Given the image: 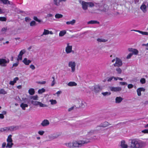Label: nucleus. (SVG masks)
I'll return each instance as SVG.
<instances>
[{"label": "nucleus", "instance_id": "864d4df0", "mask_svg": "<svg viewBox=\"0 0 148 148\" xmlns=\"http://www.w3.org/2000/svg\"><path fill=\"white\" fill-rule=\"evenodd\" d=\"M88 6H89L90 7H92L94 6V4L92 2H88Z\"/></svg>", "mask_w": 148, "mask_h": 148}, {"label": "nucleus", "instance_id": "b1692460", "mask_svg": "<svg viewBox=\"0 0 148 148\" xmlns=\"http://www.w3.org/2000/svg\"><path fill=\"white\" fill-rule=\"evenodd\" d=\"M76 22V20L74 19H73L72 21H67L66 23L67 25H73Z\"/></svg>", "mask_w": 148, "mask_h": 148}, {"label": "nucleus", "instance_id": "a19ab883", "mask_svg": "<svg viewBox=\"0 0 148 148\" xmlns=\"http://www.w3.org/2000/svg\"><path fill=\"white\" fill-rule=\"evenodd\" d=\"M25 52L26 50L25 49H23L20 51L19 54L22 56L25 53Z\"/></svg>", "mask_w": 148, "mask_h": 148}, {"label": "nucleus", "instance_id": "774afa93", "mask_svg": "<svg viewBox=\"0 0 148 148\" xmlns=\"http://www.w3.org/2000/svg\"><path fill=\"white\" fill-rule=\"evenodd\" d=\"M22 86L21 85L18 86H17V88L19 89H21L22 88Z\"/></svg>", "mask_w": 148, "mask_h": 148}, {"label": "nucleus", "instance_id": "f704fd0d", "mask_svg": "<svg viewBox=\"0 0 148 148\" xmlns=\"http://www.w3.org/2000/svg\"><path fill=\"white\" fill-rule=\"evenodd\" d=\"M63 15L59 13L56 14L55 15V17L56 18H62Z\"/></svg>", "mask_w": 148, "mask_h": 148}, {"label": "nucleus", "instance_id": "1a4fd4ad", "mask_svg": "<svg viewBox=\"0 0 148 148\" xmlns=\"http://www.w3.org/2000/svg\"><path fill=\"white\" fill-rule=\"evenodd\" d=\"M72 47L71 45H70L69 43L67 44V46L66 48L65 51L67 54L71 53L72 51Z\"/></svg>", "mask_w": 148, "mask_h": 148}, {"label": "nucleus", "instance_id": "58836bf2", "mask_svg": "<svg viewBox=\"0 0 148 148\" xmlns=\"http://www.w3.org/2000/svg\"><path fill=\"white\" fill-rule=\"evenodd\" d=\"M45 91V89L44 88H42L41 89H39L38 90V93L39 94H41Z\"/></svg>", "mask_w": 148, "mask_h": 148}, {"label": "nucleus", "instance_id": "0eeeda50", "mask_svg": "<svg viewBox=\"0 0 148 148\" xmlns=\"http://www.w3.org/2000/svg\"><path fill=\"white\" fill-rule=\"evenodd\" d=\"M101 127H102L101 126V125L100 126H97L96 129L92 130L88 132V135H90L97 133L101 130Z\"/></svg>", "mask_w": 148, "mask_h": 148}, {"label": "nucleus", "instance_id": "39448f33", "mask_svg": "<svg viewBox=\"0 0 148 148\" xmlns=\"http://www.w3.org/2000/svg\"><path fill=\"white\" fill-rule=\"evenodd\" d=\"M12 136L11 135H10L8 137L7 140V143L6 145V147L10 148L12 147V145H13L12 138Z\"/></svg>", "mask_w": 148, "mask_h": 148}, {"label": "nucleus", "instance_id": "338daca9", "mask_svg": "<svg viewBox=\"0 0 148 148\" xmlns=\"http://www.w3.org/2000/svg\"><path fill=\"white\" fill-rule=\"evenodd\" d=\"M4 118V116L3 115V114H0V118L1 119H3Z\"/></svg>", "mask_w": 148, "mask_h": 148}, {"label": "nucleus", "instance_id": "c03bdc74", "mask_svg": "<svg viewBox=\"0 0 148 148\" xmlns=\"http://www.w3.org/2000/svg\"><path fill=\"white\" fill-rule=\"evenodd\" d=\"M36 23L34 21H32L30 23V26H33L35 25Z\"/></svg>", "mask_w": 148, "mask_h": 148}, {"label": "nucleus", "instance_id": "a18cd8bd", "mask_svg": "<svg viewBox=\"0 0 148 148\" xmlns=\"http://www.w3.org/2000/svg\"><path fill=\"white\" fill-rule=\"evenodd\" d=\"M140 82L142 84H145L146 82L145 79L144 78H142L140 79Z\"/></svg>", "mask_w": 148, "mask_h": 148}, {"label": "nucleus", "instance_id": "4be33fe9", "mask_svg": "<svg viewBox=\"0 0 148 148\" xmlns=\"http://www.w3.org/2000/svg\"><path fill=\"white\" fill-rule=\"evenodd\" d=\"M140 9L144 13H145L147 11V6L146 5L143 4L140 7Z\"/></svg>", "mask_w": 148, "mask_h": 148}, {"label": "nucleus", "instance_id": "393cba45", "mask_svg": "<svg viewBox=\"0 0 148 148\" xmlns=\"http://www.w3.org/2000/svg\"><path fill=\"white\" fill-rule=\"evenodd\" d=\"M129 51H132L133 53V54L134 55H137L138 53V50L136 49H129Z\"/></svg>", "mask_w": 148, "mask_h": 148}, {"label": "nucleus", "instance_id": "bf43d9fd", "mask_svg": "<svg viewBox=\"0 0 148 148\" xmlns=\"http://www.w3.org/2000/svg\"><path fill=\"white\" fill-rule=\"evenodd\" d=\"M119 84L121 85H124L127 84L126 82H120Z\"/></svg>", "mask_w": 148, "mask_h": 148}, {"label": "nucleus", "instance_id": "3c124183", "mask_svg": "<svg viewBox=\"0 0 148 148\" xmlns=\"http://www.w3.org/2000/svg\"><path fill=\"white\" fill-rule=\"evenodd\" d=\"M142 133L144 134H148V129H146L143 130L141 131Z\"/></svg>", "mask_w": 148, "mask_h": 148}, {"label": "nucleus", "instance_id": "6e6d98bb", "mask_svg": "<svg viewBox=\"0 0 148 148\" xmlns=\"http://www.w3.org/2000/svg\"><path fill=\"white\" fill-rule=\"evenodd\" d=\"M19 64V62L18 61L17 62L13 64V67H16Z\"/></svg>", "mask_w": 148, "mask_h": 148}, {"label": "nucleus", "instance_id": "49530a36", "mask_svg": "<svg viewBox=\"0 0 148 148\" xmlns=\"http://www.w3.org/2000/svg\"><path fill=\"white\" fill-rule=\"evenodd\" d=\"M33 18L34 20L37 22H38L39 23L41 22V20L38 19L37 17L36 16H34Z\"/></svg>", "mask_w": 148, "mask_h": 148}, {"label": "nucleus", "instance_id": "412c9836", "mask_svg": "<svg viewBox=\"0 0 148 148\" xmlns=\"http://www.w3.org/2000/svg\"><path fill=\"white\" fill-rule=\"evenodd\" d=\"M64 145L67 147L70 148H74L73 141L72 142H68L65 143Z\"/></svg>", "mask_w": 148, "mask_h": 148}, {"label": "nucleus", "instance_id": "2eb2a0df", "mask_svg": "<svg viewBox=\"0 0 148 148\" xmlns=\"http://www.w3.org/2000/svg\"><path fill=\"white\" fill-rule=\"evenodd\" d=\"M53 34V32L51 31H49L48 29H44V32L41 35V36H43L44 35H47L49 34Z\"/></svg>", "mask_w": 148, "mask_h": 148}, {"label": "nucleus", "instance_id": "e2e57ef3", "mask_svg": "<svg viewBox=\"0 0 148 148\" xmlns=\"http://www.w3.org/2000/svg\"><path fill=\"white\" fill-rule=\"evenodd\" d=\"M62 93V91L60 90L58 91L56 93V94H57L58 96H59L60 94Z\"/></svg>", "mask_w": 148, "mask_h": 148}, {"label": "nucleus", "instance_id": "f257e3e1", "mask_svg": "<svg viewBox=\"0 0 148 148\" xmlns=\"http://www.w3.org/2000/svg\"><path fill=\"white\" fill-rule=\"evenodd\" d=\"M148 139L143 140L133 139L131 140L130 147L131 148H143L148 144Z\"/></svg>", "mask_w": 148, "mask_h": 148}, {"label": "nucleus", "instance_id": "473e14b6", "mask_svg": "<svg viewBox=\"0 0 148 148\" xmlns=\"http://www.w3.org/2000/svg\"><path fill=\"white\" fill-rule=\"evenodd\" d=\"M0 1L4 4L11 5V3L8 0H0Z\"/></svg>", "mask_w": 148, "mask_h": 148}, {"label": "nucleus", "instance_id": "680f3d73", "mask_svg": "<svg viewBox=\"0 0 148 148\" xmlns=\"http://www.w3.org/2000/svg\"><path fill=\"white\" fill-rule=\"evenodd\" d=\"M6 143H2V147L3 148H4L5 147H6Z\"/></svg>", "mask_w": 148, "mask_h": 148}, {"label": "nucleus", "instance_id": "4d7b16f0", "mask_svg": "<svg viewBox=\"0 0 148 148\" xmlns=\"http://www.w3.org/2000/svg\"><path fill=\"white\" fill-rule=\"evenodd\" d=\"M133 85L132 84H129L128 85V88L129 89L133 87Z\"/></svg>", "mask_w": 148, "mask_h": 148}, {"label": "nucleus", "instance_id": "79ce46f5", "mask_svg": "<svg viewBox=\"0 0 148 148\" xmlns=\"http://www.w3.org/2000/svg\"><path fill=\"white\" fill-rule=\"evenodd\" d=\"M22 59V56L19 54L18 56V58L17 59V60L18 62L19 60H21Z\"/></svg>", "mask_w": 148, "mask_h": 148}, {"label": "nucleus", "instance_id": "8fccbe9b", "mask_svg": "<svg viewBox=\"0 0 148 148\" xmlns=\"http://www.w3.org/2000/svg\"><path fill=\"white\" fill-rule=\"evenodd\" d=\"M133 54L132 53H129L127 56L126 58L127 59H129L131 58Z\"/></svg>", "mask_w": 148, "mask_h": 148}, {"label": "nucleus", "instance_id": "f3484780", "mask_svg": "<svg viewBox=\"0 0 148 148\" xmlns=\"http://www.w3.org/2000/svg\"><path fill=\"white\" fill-rule=\"evenodd\" d=\"M145 89L142 87H141L138 88L137 90V95L138 96H140L141 95V91H145Z\"/></svg>", "mask_w": 148, "mask_h": 148}, {"label": "nucleus", "instance_id": "aec40b11", "mask_svg": "<svg viewBox=\"0 0 148 148\" xmlns=\"http://www.w3.org/2000/svg\"><path fill=\"white\" fill-rule=\"evenodd\" d=\"M49 123V121L45 119L42 121L41 123V125L42 126L44 127L48 125Z\"/></svg>", "mask_w": 148, "mask_h": 148}, {"label": "nucleus", "instance_id": "de8ad7c7", "mask_svg": "<svg viewBox=\"0 0 148 148\" xmlns=\"http://www.w3.org/2000/svg\"><path fill=\"white\" fill-rule=\"evenodd\" d=\"M52 78L53 79V80L52 81V83H51V86H53L55 84V80L54 77H52Z\"/></svg>", "mask_w": 148, "mask_h": 148}, {"label": "nucleus", "instance_id": "c9c22d12", "mask_svg": "<svg viewBox=\"0 0 148 148\" xmlns=\"http://www.w3.org/2000/svg\"><path fill=\"white\" fill-rule=\"evenodd\" d=\"M53 3L55 5L57 6H59L60 5L59 0H53Z\"/></svg>", "mask_w": 148, "mask_h": 148}, {"label": "nucleus", "instance_id": "4468645a", "mask_svg": "<svg viewBox=\"0 0 148 148\" xmlns=\"http://www.w3.org/2000/svg\"><path fill=\"white\" fill-rule=\"evenodd\" d=\"M79 2L80 3H81L82 5V8L84 10H86L87 9V7L88 6V3L81 1H80Z\"/></svg>", "mask_w": 148, "mask_h": 148}, {"label": "nucleus", "instance_id": "ea45409f", "mask_svg": "<svg viewBox=\"0 0 148 148\" xmlns=\"http://www.w3.org/2000/svg\"><path fill=\"white\" fill-rule=\"evenodd\" d=\"M52 105L55 104L57 103V101L56 100L51 99L49 100Z\"/></svg>", "mask_w": 148, "mask_h": 148}, {"label": "nucleus", "instance_id": "c85d7f7f", "mask_svg": "<svg viewBox=\"0 0 148 148\" xmlns=\"http://www.w3.org/2000/svg\"><path fill=\"white\" fill-rule=\"evenodd\" d=\"M134 31L139 32V33L145 35H148V33L146 32H143L138 30H134Z\"/></svg>", "mask_w": 148, "mask_h": 148}, {"label": "nucleus", "instance_id": "f03ea898", "mask_svg": "<svg viewBox=\"0 0 148 148\" xmlns=\"http://www.w3.org/2000/svg\"><path fill=\"white\" fill-rule=\"evenodd\" d=\"M38 97L37 95L30 96L29 98L26 99V101L25 102H27V104L31 103L35 106H39L40 107L47 106L46 105L40 102L34 101L38 100Z\"/></svg>", "mask_w": 148, "mask_h": 148}, {"label": "nucleus", "instance_id": "7ed1b4c3", "mask_svg": "<svg viewBox=\"0 0 148 148\" xmlns=\"http://www.w3.org/2000/svg\"><path fill=\"white\" fill-rule=\"evenodd\" d=\"M89 142L90 140L88 139H84L82 140L73 141V148L81 147L84 144H87Z\"/></svg>", "mask_w": 148, "mask_h": 148}, {"label": "nucleus", "instance_id": "6e6552de", "mask_svg": "<svg viewBox=\"0 0 148 148\" xmlns=\"http://www.w3.org/2000/svg\"><path fill=\"white\" fill-rule=\"evenodd\" d=\"M122 65V62L121 60L118 58H116V62L114 65L115 66H120Z\"/></svg>", "mask_w": 148, "mask_h": 148}, {"label": "nucleus", "instance_id": "7c9ffc66", "mask_svg": "<svg viewBox=\"0 0 148 148\" xmlns=\"http://www.w3.org/2000/svg\"><path fill=\"white\" fill-rule=\"evenodd\" d=\"M29 94L31 95H33L35 93L34 89L33 88H31L28 90Z\"/></svg>", "mask_w": 148, "mask_h": 148}, {"label": "nucleus", "instance_id": "5fc2aeb1", "mask_svg": "<svg viewBox=\"0 0 148 148\" xmlns=\"http://www.w3.org/2000/svg\"><path fill=\"white\" fill-rule=\"evenodd\" d=\"M53 16V15L50 13L48 14L47 16H46L45 18H47L49 17H52Z\"/></svg>", "mask_w": 148, "mask_h": 148}, {"label": "nucleus", "instance_id": "423d86ee", "mask_svg": "<svg viewBox=\"0 0 148 148\" xmlns=\"http://www.w3.org/2000/svg\"><path fill=\"white\" fill-rule=\"evenodd\" d=\"M9 62L8 59L0 58V66H1L5 67L7 66V64Z\"/></svg>", "mask_w": 148, "mask_h": 148}, {"label": "nucleus", "instance_id": "dca6fc26", "mask_svg": "<svg viewBox=\"0 0 148 148\" xmlns=\"http://www.w3.org/2000/svg\"><path fill=\"white\" fill-rule=\"evenodd\" d=\"M120 145L122 148H127L128 147V145L124 140L121 141Z\"/></svg>", "mask_w": 148, "mask_h": 148}, {"label": "nucleus", "instance_id": "9d476101", "mask_svg": "<svg viewBox=\"0 0 148 148\" xmlns=\"http://www.w3.org/2000/svg\"><path fill=\"white\" fill-rule=\"evenodd\" d=\"M103 89V86L100 85H96L94 87V91L95 92H98Z\"/></svg>", "mask_w": 148, "mask_h": 148}, {"label": "nucleus", "instance_id": "5701e85b", "mask_svg": "<svg viewBox=\"0 0 148 148\" xmlns=\"http://www.w3.org/2000/svg\"><path fill=\"white\" fill-rule=\"evenodd\" d=\"M20 107L22 108L23 110H25V108L28 107V105L27 104L22 103L21 104Z\"/></svg>", "mask_w": 148, "mask_h": 148}, {"label": "nucleus", "instance_id": "09e8293b", "mask_svg": "<svg viewBox=\"0 0 148 148\" xmlns=\"http://www.w3.org/2000/svg\"><path fill=\"white\" fill-rule=\"evenodd\" d=\"M6 20V18L4 17H0V21H5Z\"/></svg>", "mask_w": 148, "mask_h": 148}, {"label": "nucleus", "instance_id": "a878e982", "mask_svg": "<svg viewBox=\"0 0 148 148\" xmlns=\"http://www.w3.org/2000/svg\"><path fill=\"white\" fill-rule=\"evenodd\" d=\"M123 99L121 97H117L115 99V102L116 103H119L122 101Z\"/></svg>", "mask_w": 148, "mask_h": 148}, {"label": "nucleus", "instance_id": "6ab92c4d", "mask_svg": "<svg viewBox=\"0 0 148 148\" xmlns=\"http://www.w3.org/2000/svg\"><path fill=\"white\" fill-rule=\"evenodd\" d=\"M32 61L30 60H28L27 58H24L22 62L26 65H28Z\"/></svg>", "mask_w": 148, "mask_h": 148}, {"label": "nucleus", "instance_id": "f8f14e48", "mask_svg": "<svg viewBox=\"0 0 148 148\" xmlns=\"http://www.w3.org/2000/svg\"><path fill=\"white\" fill-rule=\"evenodd\" d=\"M60 134L58 133L53 134L49 136L48 137L49 139V140L55 139L58 137Z\"/></svg>", "mask_w": 148, "mask_h": 148}, {"label": "nucleus", "instance_id": "13d9d810", "mask_svg": "<svg viewBox=\"0 0 148 148\" xmlns=\"http://www.w3.org/2000/svg\"><path fill=\"white\" fill-rule=\"evenodd\" d=\"M113 76L109 77L108 79V82H110L113 80Z\"/></svg>", "mask_w": 148, "mask_h": 148}, {"label": "nucleus", "instance_id": "cd10ccee", "mask_svg": "<svg viewBox=\"0 0 148 148\" xmlns=\"http://www.w3.org/2000/svg\"><path fill=\"white\" fill-rule=\"evenodd\" d=\"M66 31L65 30H63L60 32L59 33V36L62 37L66 33Z\"/></svg>", "mask_w": 148, "mask_h": 148}, {"label": "nucleus", "instance_id": "603ef678", "mask_svg": "<svg viewBox=\"0 0 148 148\" xmlns=\"http://www.w3.org/2000/svg\"><path fill=\"white\" fill-rule=\"evenodd\" d=\"M116 71L117 73L119 74H120L121 72V70L119 68H118L116 69Z\"/></svg>", "mask_w": 148, "mask_h": 148}, {"label": "nucleus", "instance_id": "72a5a7b5", "mask_svg": "<svg viewBox=\"0 0 148 148\" xmlns=\"http://www.w3.org/2000/svg\"><path fill=\"white\" fill-rule=\"evenodd\" d=\"M97 40L99 42H105L107 41V40H105L102 38H98Z\"/></svg>", "mask_w": 148, "mask_h": 148}, {"label": "nucleus", "instance_id": "e433bc0d", "mask_svg": "<svg viewBox=\"0 0 148 148\" xmlns=\"http://www.w3.org/2000/svg\"><path fill=\"white\" fill-rule=\"evenodd\" d=\"M101 125L102 127H106L109 125V123L107 122H105Z\"/></svg>", "mask_w": 148, "mask_h": 148}, {"label": "nucleus", "instance_id": "69168bd1", "mask_svg": "<svg viewBox=\"0 0 148 148\" xmlns=\"http://www.w3.org/2000/svg\"><path fill=\"white\" fill-rule=\"evenodd\" d=\"M74 107H71L69 108L68 110V111L69 112H70L73 109H74Z\"/></svg>", "mask_w": 148, "mask_h": 148}, {"label": "nucleus", "instance_id": "052dcab7", "mask_svg": "<svg viewBox=\"0 0 148 148\" xmlns=\"http://www.w3.org/2000/svg\"><path fill=\"white\" fill-rule=\"evenodd\" d=\"M30 68L32 70L34 69L35 68V66L33 64H32L30 65Z\"/></svg>", "mask_w": 148, "mask_h": 148}, {"label": "nucleus", "instance_id": "4c0bfd02", "mask_svg": "<svg viewBox=\"0 0 148 148\" xmlns=\"http://www.w3.org/2000/svg\"><path fill=\"white\" fill-rule=\"evenodd\" d=\"M111 92H105L102 93V94L104 96L109 95L111 94Z\"/></svg>", "mask_w": 148, "mask_h": 148}, {"label": "nucleus", "instance_id": "20e7f679", "mask_svg": "<svg viewBox=\"0 0 148 148\" xmlns=\"http://www.w3.org/2000/svg\"><path fill=\"white\" fill-rule=\"evenodd\" d=\"M68 66L71 68L72 72L73 73L75 71L76 66V63L75 61H69L68 62Z\"/></svg>", "mask_w": 148, "mask_h": 148}, {"label": "nucleus", "instance_id": "2f4dec72", "mask_svg": "<svg viewBox=\"0 0 148 148\" xmlns=\"http://www.w3.org/2000/svg\"><path fill=\"white\" fill-rule=\"evenodd\" d=\"M88 24H99V22L97 21L91 20L87 23Z\"/></svg>", "mask_w": 148, "mask_h": 148}, {"label": "nucleus", "instance_id": "37998d69", "mask_svg": "<svg viewBox=\"0 0 148 148\" xmlns=\"http://www.w3.org/2000/svg\"><path fill=\"white\" fill-rule=\"evenodd\" d=\"M45 133V132L42 130H40L38 132V134L41 136L43 135Z\"/></svg>", "mask_w": 148, "mask_h": 148}, {"label": "nucleus", "instance_id": "ddd939ff", "mask_svg": "<svg viewBox=\"0 0 148 148\" xmlns=\"http://www.w3.org/2000/svg\"><path fill=\"white\" fill-rule=\"evenodd\" d=\"M15 127L14 126H12L8 127H4L1 129V131H12L14 130Z\"/></svg>", "mask_w": 148, "mask_h": 148}, {"label": "nucleus", "instance_id": "bb28decb", "mask_svg": "<svg viewBox=\"0 0 148 148\" xmlns=\"http://www.w3.org/2000/svg\"><path fill=\"white\" fill-rule=\"evenodd\" d=\"M67 85L69 86H77V84L75 82H70L68 83Z\"/></svg>", "mask_w": 148, "mask_h": 148}, {"label": "nucleus", "instance_id": "a211bd4d", "mask_svg": "<svg viewBox=\"0 0 148 148\" xmlns=\"http://www.w3.org/2000/svg\"><path fill=\"white\" fill-rule=\"evenodd\" d=\"M19 80V78L17 77H15L14 78L13 81H11L10 82L9 84L10 85L13 86L14 85L15 83L16 82Z\"/></svg>", "mask_w": 148, "mask_h": 148}, {"label": "nucleus", "instance_id": "c756f323", "mask_svg": "<svg viewBox=\"0 0 148 148\" xmlns=\"http://www.w3.org/2000/svg\"><path fill=\"white\" fill-rule=\"evenodd\" d=\"M7 92L5 91L4 89L3 88H1L0 89V95L2 94L5 95V94H7Z\"/></svg>", "mask_w": 148, "mask_h": 148}, {"label": "nucleus", "instance_id": "9b49d317", "mask_svg": "<svg viewBox=\"0 0 148 148\" xmlns=\"http://www.w3.org/2000/svg\"><path fill=\"white\" fill-rule=\"evenodd\" d=\"M110 89L111 91L115 92L120 91H121L122 89L121 87H114L112 86L110 87Z\"/></svg>", "mask_w": 148, "mask_h": 148}, {"label": "nucleus", "instance_id": "0e129e2a", "mask_svg": "<svg viewBox=\"0 0 148 148\" xmlns=\"http://www.w3.org/2000/svg\"><path fill=\"white\" fill-rule=\"evenodd\" d=\"M46 83V82L45 81H42V82H38V83H39L40 84H44L45 83Z\"/></svg>", "mask_w": 148, "mask_h": 148}]
</instances>
